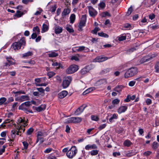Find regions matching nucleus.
<instances>
[{"label":"nucleus","mask_w":159,"mask_h":159,"mask_svg":"<svg viewBox=\"0 0 159 159\" xmlns=\"http://www.w3.org/2000/svg\"><path fill=\"white\" fill-rule=\"evenodd\" d=\"M102 17H104L107 16H110L111 15L109 12L106 11L102 14Z\"/></svg>","instance_id":"603ef678"},{"label":"nucleus","mask_w":159,"mask_h":159,"mask_svg":"<svg viewBox=\"0 0 159 159\" xmlns=\"http://www.w3.org/2000/svg\"><path fill=\"white\" fill-rule=\"evenodd\" d=\"M155 15L152 13L150 14L149 16V18L151 20H153L155 18Z\"/></svg>","instance_id":"69168bd1"},{"label":"nucleus","mask_w":159,"mask_h":159,"mask_svg":"<svg viewBox=\"0 0 159 159\" xmlns=\"http://www.w3.org/2000/svg\"><path fill=\"white\" fill-rule=\"evenodd\" d=\"M152 152L151 151H147L146 152H145L143 153V155L145 156H147L150 155V154Z\"/></svg>","instance_id":"338daca9"},{"label":"nucleus","mask_w":159,"mask_h":159,"mask_svg":"<svg viewBox=\"0 0 159 159\" xmlns=\"http://www.w3.org/2000/svg\"><path fill=\"white\" fill-rule=\"evenodd\" d=\"M100 30V29L98 27H95L94 29L92 30L93 33L96 34L98 31Z\"/></svg>","instance_id":"13d9d810"},{"label":"nucleus","mask_w":159,"mask_h":159,"mask_svg":"<svg viewBox=\"0 0 159 159\" xmlns=\"http://www.w3.org/2000/svg\"><path fill=\"white\" fill-rule=\"evenodd\" d=\"M120 102V100H113L112 104L114 105L118 104Z\"/></svg>","instance_id":"4d7b16f0"},{"label":"nucleus","mask_w":159,"mask_h":159,"mask_svg":"<svg viewBox=\"0 0 159 159\" xmlns=\"http://www.w3.org/2000/svg\"><path fill=\"white\" fill-rule=\"evenodd\" d=\"M34 33L37 34H40V30L37 26H36L35 27H34L33 29Z\"/></svg>","instance_id":"7c9ffc66"},{"label":"nucleus","mask_w":159,"mask_h":159,"mask_svg":"<svg viewBox=\"0 0 159 159\" xmlns=\"http://www.w3.org/2000/svg\"><path fill=\"white\" fill-rule=\"evenodd\" d=\"M25 105L24 103H23L19 106V109L23 110L27 113H28V112L32 113L33 111L31 110H28V108Z\"/></svg>","instance_id":"9d476101"},{"label":"nucleus","mask_w":159,"mask_h":159,"mask_svg":"<svg viewBox=\"0 0 159 159\" xmlns=\"http://www.w3.org/2000/svg\"><path fill=\"white\" fill-rule=\"evenodd\" d=\"M108 58L107 57H103L101 56L97 57L94 60V62H102L107 60Z\"/></svg>","instance_id":"f8f14e48"},{"label":"nucleus","mask_w":159,"mask_h":159,"mask_svg":"<svg viewBox=\"0 0 159 159\" xmlns=\"http://www.w3.org/2000/svg\"><path fill=\"white\" fill-rule=\"evenodd\" d=\"M132 143L131 141L129 140H126L125 141L124 143L123 144L125 146H127L129 147L132 144Z\"/></svg>","instance_id":"c85d7f7f"},{"label":"nucleus","mask_w":159,"mask_h":159,"mask_svg":"<svg viewBox=\"0 0 159 159\" xmlns=\"http://www.w3.org/2000/svg\"><path fill=\"white\" fill-rule=\"evenodd\" d=\"M135 84V81H131L129 83V85L130 87L134 86Z\"/></svg>","instance_id":"680f3d73"},{"label":"nucleus","mask_w":159,"mask_h":159,"mask_svg":"<svg viewBox=\"0 0 159 159\" xmlns=\"http://www.w3.org/2000/svg\"><path fill=\"white\" fill-rule=\"evenodd\" d=\"M70 11V9L68 8L64 9L62 13V16L64 17L67 15L69 14Z\"/></svg>","instance_id":"393cba45"},{"label":"nucleus","mask_w":159,"mask_h":159,"mask_svg":"<svg viewBox=\"0 0 159 159\" xmlns=\"http://www.w3.org/2000/svg\"><path fill=\"white\" fill-rule=\"evenodd\" d=\"M137 99V98H136V95H133L131 96L128 95L127 96L125 99Z\"/></svg>","instance_id":"ea45409f"},{"label":"nucleus","mask_w":159,"mask_h":159,"mask_svg":"<svg viewBox=\"0 0 159 159\" xmlns=\"http://www.w3.org/2000/svg\"><path fill=\"white\" fill-rule=\"evenodd\" d=\"M39 34H37L33 33L31 35V38L32 39H34L36 38L37 37V36Z\"/></svg>","instance_id":"052dcab7"},{"label":"nucleus","mask_w":159,"mask_h":159,"mask_svg":"<svg viewBox=\"0 0 159 159\" xmlns=\"http://www.w3.org/2000/svg\"><path fill=\"white\" fill-rule=\"evenodd\" d=\"M127 109V107L126 106H122L119 107L118 110V112L119 114L125 112Z\"/></svg>","instance_id":"6ab92c4d"},{"label":"nucleus","mask_w":159,"mask_h":159,"mask_svg":"<svg viewBox=\"0 0 159 159\" xmlns=\"http://www.w3.org/2000/svg\"><path fill=\"white\" fill-rule=\"evenodd\" d=\"M72 80V78L70 76H67L65 77L63 80L62 86L64 89L68 87L70 84Z\"/></svg>","instance_id":"423d86ee"},{"label":"nucleus","mask_w":159,"mask_h":159,"mask_svg":"<svg viewBox=\"0 0 159 159\" xmlns=\"http://www.w3.org/2000/svg\"><path fill=\"white\" fill-rule=\"evenodd\" d=\"M23 15V13L19 11H17L15 14V16L17 17H20Z\"/></svg>","instance_id":"e433bc0d"},{"label":"nucleus","mask_w":159,"mask_h":159,"mask_svg":"<svg viewBox=\"0 0 159 159\" xmlns=\"http://www.w3.org/2000/svg\"><path fill=\"white\" fill-rule=\"evenodd\" d=\"M91 120H93L97 121L99 120V118L96 115H92L91 116Z\"/></svg>","instance_id":"a18cd8bd"},{"label":"nucleus","mask_w":159,"mask_h":159,"mask_svg":"<svg viewBox=\"0 0 159 159\" xmlns=\"http://www.w3.org/2000/svg\"><path fill=\"white\" fill-rule=\"evenodd\" d=\"M106 6L105 3L103 1H102L98 4V6L99 9H103Z\"/></svg>","instance_id":"2f4dec72"},{"label":"nucleus","mask_w":159,"mask_h":159,"mask_svg":"<svg viewBox=\"0 0 159 159\" xmlns=\"http://www.w3.org/2000/svg\"><path fill=\"white\" fill-rule=\"evenodd\" d=\"M25 41L24 37H22L18 42L14 43L11 45L12 48L14 50H18L21 48V46H25Z\"/></svg>","instance_id":"f03ea898"},{"label":"nucleus","mask_w":159,"mask_h":159,"mask_svg":"<svg viewBox=\"0 0 159 159\" xmlns=\"http://www.w3.org/2000/svg\"><path fill=\"white\" fill-rule=\"evenodd\" d=\"M137 73V69L136 68H131L125 72L124 77L125 78H128L133 76Z\"/></svg>","instance_id":"7ed1b4c3"},{"label":"nucleus","mask_w":159,"mask_h":159,"mask_svg":"<svg viewBox=\"0 0 159 159\" xmlns=\"http://www.w3.org/2000/svg\"><path fill=\"white\" fill-rule=\"evenodd\" d=\"M117 38L119 41H121L126 39V36L125 35H121L118 37Z\"/></svg>","instance_id":"72a5a7b5"},{"label":"nucleus","mask_w":159,"mask_h":159,"mask_svg":"<svg viewBox=\"0 0 159 159\" xmlns=\"http://www.w3.org/2000/svg\"><path fill=\"white\" fill-rule=\"evenodd\" d=\"M98 35L99 36L102 37L108 38L109 37L108 35L107 34L104 33L102 32L98 33Z\"/></svg>","instance_id":"c9c22d12"},{"label":"nucleus","mask_w":159,"mask_h":159,"mask_svg":"<svg viewBox=\"0 0 159 159\" xmlns=\"http://www.w3.org/2000/svg\"><path fill=\"white\" fill-rule=\"evenodd\" d=\"M6 147V146L4 145L2 147V148L0 150V155H2L3 153L5 151V148Z\"/></svg>","instance_id":"6e6d98bb"},{"label":"nucleus","mask_w":159,"mask_h":159,"mask_svg":"<svg viewBox=\"0 0 159 159\" xmlns=\"http://www.w3.org/2000/svg\"><path fill=\"white\" fill-rule=\"evenodd\" d=\"M34 129L32 128H29L27 131V135H30L33 132Z\"/></svg>","instance_id":"3c124183"},{"label":"nucleus","mask_w":159,"mask_h":159,"mask_svg":"<svg viewBox=\"0 0 159 159\" xmlns=\"http://www.w3.org/2000/svg\"><path fill=\"white\" fill-rule=\"evenodd\" d=\"M94 89V88H90L86 89L84 91L83 93V95H85L86 94L90 93Z\"/></svg>","instance_id":"cd10ccee"},{"label":"nucleus","mask_w":159,"mask_h":159,"mask_svg":"<svg viewBox=\"0 0 159 159\" xmlns=\"http://www.w3.org/2000/svg\"><path fill=\"white\" fill-rule=\"evenodd\" d=\"M99 151L98 150H93L90 152V154L92 156H95L98 154Z\"/></svg>","instance_id":"c03bdc74"},{"label":"nucleus","mask_w":159,"mask_h":159,"mask_svg":"<svg viewBox=\"0 0 159 159\" xmlns=\"http://www.w3.org/2000/svg\"><path fill=\"white\" fill-rule=\"evenodd\" d=\"M24 103L25 105V106L27 107V108H28V110H29V107L32 104H34V105H36V102L33 101V100H31V101H27L26 102Z\"/></svg>","instance_id":"5701e85b"},{"label":"nucleus","mask_w":159,"mask_h":159,"mask_svg":"<svg viewBox=\"0 0 159 159\" xmlns=\"http://www.w3.org/2000/svg\"><path fill=\"white\" fill-rule=\"evenodd\" d=\"M82 119L80 117H71L66 120L64 122L66 123H80Z\"/></svg>","instance_id":"39448f33"},{"label":"nucleus","mask_w":159,"mask_h":159,"mask_svg":"<svg viewBox=\"0 0 159 159\" xmlns=\"http://www.w3.org/2000/svg\"><path fill=\"white\" fill-rule=\"evenodd\" d=\"M154 68L156 72L157 73H159V62H157L156 63L155 66Z\"/></svg>","instance_id":"37998d69"},{"label":"nucleus","mask_w":159,"mask_h":159,"mask_svg":"<svg viewBox=\"0 0 159 159\" xmlns=\"http://www.w3.org/2000/svg\"><path fill=\"white\" fill-rule=\"evenodd\" d=\"M152 59V57H144L142 58L140 60V63H143L144 62H147L150 61Z\"/></svg>","instance_id":"412c9836"},{"label":"nucleus","mask_w":159,"mask_h":159,"mask_svg":"<svg viewBox=\"0 0 159 159\" xmlns=\"http://www.w3.org/2000/svg\"><path fill=\"white\" fill-rule=\"evenodd\" d=\"M48 56L51 57H55L58 55V54L57 53H56L54 51L49 52V53H48Z\"/></svg>","instance_id":"a878e982"},{"label":"nucleus","mask_w":159,"mask_h":159,"mask_svg":"<svg viewBox=\"0 0 159 159\" xmlns=\"http://www.w3.org/2000/svg\"><path fill=\"white\" fill-rule=\"evenodd\" d=\"M136 153V152L134 150L125 151L124 152V154L125 156H126L128 157L135 155Z\"/></svg>","instance_id":"ddd939ff"},{"label":"nucleus","mask_w":159,"mask_h":159,"mask_svg":"<svg viewBox=\"0 0 159 159\" xmlns=\"http://www.w3.org/2000/svg\"><path fill=\"white\" fill-rule=\"evenodd\" d=\"M62 28L59 26H57L55 27V33L56 34H59L61 33L62 31Z\"/></svg>","instance_id":"b1692460"},{"label":"nucleus","mask_w":159,"mask_h":159,"mask_svg":"<svg viewBox=\"0 0 159 159\" xmlns=\"http://www.w3.org/2000/svg\"><path fill=\"white\" fill-rule=\"evenodd\" d=\"M33 55L32 52L29 51L22 54V57L24 59H27Z\"/></svg>","instance_id":"dca6fc26"},{"label":"nucleus","mask_w":159,"mask_h":159,"mask_svg":"<svg viewBox=\"0 0 159 159\" xmlns=\"http://www.w3.org/2000/svg\"><path fill=\"white\" fill-rule=\"evenodd\" d=\"M16 127V130H12L11 131V135L12 138L15 137V134L21 136L24 133L25 131V127L27 126V120H26L24 118L22 119L20 118L18 120V124L17 125L15 124H12Z\"/></svg>","instance_id":"f257e3e1"},{"label":"nucleus","mask_w":159,"mask_h":159,"mask_svg":"<svg viewBox=\"0 0 159 159\" xmlns=\"http://www.w3.org/2000/svg\"><path fill=\"white\" fill-rule=\"evenodd\" d=\"M159 146V144L156 142H154L152 144V148L154 149H156Z\"/></svg>","instance_id":"79ce46f5"},{"label":"nucleus","mask_w":159,"mask_h":159,"mask_svg":"<svg viewBox=\"0 0 159 159\" xmlns=\"http://www.w3.org/2000/svg\"><path fill=\"white\" fill-rule=\"evenodd\" d=\"M6 59L7 62L9 63V64H10V66L12 65H14L15 64V62H13L11 60V59L14 60L11 57H7Z\"/></svg>","instance_id":"c756f323"},{"label":"nucleus","mask_w":159,"mask_h":159,"mask_svg":"<svg viewBox=\"0 0 159 159\" xmlns=\"http://www.w3.org/2000/svg\"><path fill=\"white\" fill-rule=\"evenodd\" d=\"M56 8V5H55L51 7V11L52 12H54L55 11Z\"/></svg>","instance_id":"0e129e2a"},{"label":"nucleus","mask_w":159,"mask_h":159,"mask_svg":"<svg viewBox=\"0 0 159 159\" xmlns=\"http://www.w3.org/2000/svg\"><path fill=\"white\" fill-rule=\"evenodd\" d=\"M46 108V105L45 104L41 105L38 107H36L35 109L38 112H40L44 110Z\"/></svg>","instance_id":"aec40b11"},{"label":"nucleus","mask_w":159,"mask_h":159,"mask_svg":"<svg viewBox=\"0 0 159 159\" xmlns=\"http://www.w3.org/2000/svg\"><path fill=\"white\" fill-rule=\"evenodd\" d=\"M77 150L75 146H73L66 152V156L70 158H72L77 153Z\"/></svg>","instance_id":"20e7f679"},{"label":"nucleus","mask_w":159,"mask_h":159,"mask_svg":"<svg viewBox=\"0 0 159 159\" xmlns=\"http://www.w3.org/2000/svg\"><path fill=\"white\" fill-rule=\"evenodd\" d=\"M80 57V55L79 54H77L75 55L71 56V59L72 60H74L76 61H79Z\"/></svg>","instance_id":"bb28decb"},{"label":"nucleus","mask_w":159,"mask_h":159,"mask_svg":"<svg viewBox=\"0 0 159 159\" xmlns=\"http://www.w3.org/2000/svg\"><path fill=\"white\" fill-rule=\"evenodd\" d=\"M106 125H107L106 124H103L102 125H100L98 127V129H99L101 130L104 128L106 127Z\"/></svg>","instance_id":"bf43d9fd"},{"label":"nucleus","mask_w":159,"mask_h":159,"mask_svg":"<svg viewBox=\"0 0 159 159\" xmlns=\"http://www.w3.org/2000/svg\"><path fill=\"white\" fill-rule=\"evenodd\" d=\"M133 11V9L131 7H130L128 9V11L126 14V16H129L131 13Z\"/></svg>","instance_id":"8fccbe9b"},{"label":"nucleus","mask_w":159,"mask_h":159,"mask_svg":"<svg viewBox=\"0 0 159 159\" xmlns=\"http://www.w3.org/2000/svg\"><path fill=\"white\" fill-rule=\"evenodd\" d=\"M78 69V66L73 64L70 66L69 68L66 69V72L68 74H71L76 71Z\"/></svg>","instance_id":"6e6552de"},{"label":"nucleus","mask_w":159,"mask_h":159,"mask_svg":"<svg viewBox=\"0 0 159 159\" xmlns=\"http://www.w3.org/2000/svg\"><path fill=\"white\" fill-rule=\"evenodd\" d=\"M23 144L24 146V148L25 149H27L28 146V143L24 141L23 142Z\"/></svg>","instance_id":"e2e57ef3"},{"label":"nucleus","mask_w":159,"mask_h":159,"mask_svg":"<svg viewBox=\"0 0 159 159\" xmlns=\"http://www.w3.org/2000/svg\"><path fill=\"white\" fill-rule=\"evenodd\" d=\"M130 27V25L129 23L125 24L124 25V27L127 29H129Z\"/></svg>","instance_id":"774afa93"},{"label":"nucleus","mask_w":159,"mask_h":159,"mask_svg":"<svg viewBox=\"0 0 159 159\" xmlns=\"http://www.w3.org/2000/svg\"><path fill=\"white\" fill-rule=\"evenodd\" d=\"M66 29V30L70 33L73 32L74 31L73 29L71 26H67Z\"/></svg>","instance_id":"58836bf2"},{"label":"nucleus","mask_w":159,"mask_h":159,"mask_svg":"<svg viewBox=\"0 0 159 159\" xmlns=\"http://www.w3.org/2000/svg\"><path fill=\"white\" fill-rule=\"evenodd\" d=\"M67 91H63L58 94V97L59 98H63L67 95Z\"/></svg>","instance_id":"a211bd4d"},{"label":"nucleus","mask_w":159,"mask_h":159,"mask_svg":"<svg viewBox=\"0 0 159 159\" xmlns=\"http://www.w3.org/2000/svg\"><path fill=\"white\" fill-rule=\"evenodd\" d=\"M45 137V134L43 133L40 131L38 132L36 143L39 142V144L42 143L45 141L44 138Z\"/></svg>","instance_id":"0eeeda50"},{"label":"nucleus","mask_w":159,"mask_h":159,"mask_svg":"<svg viewBox=\"0 0 159 159\" xmlns=\"http://www.w3.org/2000/svg\"><path fill=\"white\" fill-rule=\"evenodd\" d=\"M99 84H107V81L105 79H103L100 80L98 82Z\"/></svg>","instance_id":"de8ad7c7"},{"label":"nucleus","mask_w":159,"mask_h":159,"mask_svg":"<svg viewBox=\"0 0 159 159\" xmlns=\"http://www.w3.org/2000/svg\"><path fill=\"white\" fill-rule=\"evenodd\" d=\"M148 23L147 20L146 19V18L145 17H144L143 19L141 20L139 24L140 25H143V23Z\"/></svg>","instance_id":"864d4df0"},{"label":"nucleus","mask_w":159,"mask_h":159,"mask_svg":"<svg viewBox=\"0 0 159 159\" xmlns=\"http://www.w3.org/2000/svg\"><path fill=\"white\" fill-rule=\"evenodd\" d=\"M85 107L86 106L84 105L80 106L75 111V115H79L83 111Z\"/></svg>","instance_id":"9b49d317"},{"label":"nucleus","mask_w":159,"mask_h":159,"mask_svg":"<svg viewBox=\"0 0 159 159\" xmlns=\"http://www.w3.org/2000/svg\"><path fill=\"white\" fill-rule=\"evenodd\" d=\"M75 19V16L74 14H72L70 17V23L73 24Z\"/></svg>","instance_id":"473e14b6"},{"label":"nucleus","mask_w":159,"mask_h":159,"mask_svg":"<svg viewBox=\"0 0 159 159\" xmlns=\"http://www.w3.org/2000/svg\"><path fill=\"white\" fill-rule=\"evenodd\" d=\"M91 68L89 66H86L81 70L80 73L82 75L85 74L89 72Z\"/></svg>","instance_id":"2eb2a0df"},{"label":"nucleus","mask_w":159,"mask_h":159,"mask_svg":"<svg viewBox=\"0 0 159 159\" xmlns=\"http://www.w3.org/2000/svg\"><path fill=\"white\" fill-rule=\"evenodd\" d=\"M98 148V147L95 144L92 145H88L85 147V149L87 150H91L92 149H96Z\"/></svg>","instance_id":"f3484780"},{"label":"nucleus","mask_w":159,"mask_h":159,"mask_svg":"<svg viewBox=\"0 0 159 159\" xmlns=\"http://www.w3.org/2000/svg\"><path fill=\"white\" fill-rule=\"evenodd\" d=\"M55 75V73L52 71H50L47 73V75L49 77V78L52 77Z\"/></svg>","instance_id":"5fc2aeb1"},{"label":"nucleus","mask_w":159,"mask_h":159,"mask_svg":"<svg viewBox=\"0 0 159 159\" xmlns=\"http://www.w3.org/2000/svg\"><path fill=\"white\" fill-rule=\"evenodd\" d=\"M90 15L93 17H95L97 14V11L91 6H87Z\"/></svg>","instance_id":"1a4fd4ad"},{"label":"nucleus","mask_w":159,"mask_h":159,"mask_svg":"<svg viewBox=\"0 0 159 159\" xmlns=\"http://www.w3.org/2000/svg\"><path fill=\"white\" fill-rule=\"evenodd\" d=\"M37 89L41 93V96H43L44 95V91L45 90L42 88H37Z\"/></svg>","instance_id":"a19ab883"},{"label":"nucleus","mask_w":159,"mask_h":159,"mask_svg":"<svg viewBox=\"0 0 159 159\" xmlns=\"http://www.w3.org/2000/svg\"><path fill=\"white\" fill-rule=\"evenodd\" d=\"M86 20V16L85 15H82L80 20V22H83L85 24Z\"/></svg>","instance_id":"4c0bfd02"},{"label":"nucleus","mask_w":159,"mask_h":159,"mask_svg":"<svg viewBox=\"0 0 159 159\" xmlns=\"http://www.w3.org/2000/svg\"><path fill=\"white\" fill-rule=\"evenodd\" d=\"M85 24L84 23L80 22L79 25V30H82V28L84 26Z\"/></svg>","instance_id":"09e8293b"},{"label":"nucleus","mask_w":159,"mask_h":159,"mask_svg":"<svg viewBox=\"0 0 159 159\" xmlns=\"http://www.w3.org/2000/svg\"><path fill=\"white\" fill-rule=\"evenodd\" d=\"M10 66V64H9L7 62H5L3 63L2 67L4 69H7L9 68Z\"/></svg>","instance_id":"f704fd0d"},{"label":"nucleus","mask_w":159,"mask_h":159,"mask_svg":"<svg viewBox=\"0 0 159 159\" xmlns=\"http://www.w3.org/2000/svg\"><path fill=\"white\" fill-rule=\"evenodd\" d=\"M77 48L76 49V51L77 52H82L84 51L85 52H88L89 51V49L87 48L84 46H80L77 47Z\"/></svg>","instance_id":"4468645a"},{"label":"nucleus","mask_w":159,"mask_h":159,"mask_svg":"<svg viewBox=\"0 0 159 159\" xmlns=\"http://www.w3.org/2000/svg\"><path fill=\"white\" fill-rule=\"evenodd\" d=\"M149 28L153 30H156L158 28V26L157 25H152L149 26Z\"/></svg>","instance_id":"49530a36"},{"label":"nucleus","mask_w":159,"mask_h":159,"mask_svg":"<svg viewBox=\"0 0 159 159\" xmlns=\"http://www.w3.org/2000/svg\"><path fill=\"white\" fill-rule=\"evenodd\" d=\"M49 29V26L45 24H43L41 30V33H43L47 31Z\"/></svg>","instance_id":"4be33fe9"}]
</instances>
